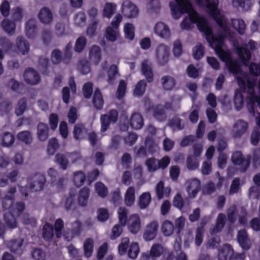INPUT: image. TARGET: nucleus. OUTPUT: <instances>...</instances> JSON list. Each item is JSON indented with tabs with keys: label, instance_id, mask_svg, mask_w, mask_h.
Returning <instances> with one entry per match:
<instances>
[{
	"label": "nucleus",
	"instance_id": "43",
	"mask_svg": "<svg viewBox=\"0 0 260 260\" xmlns=\"http://www.w3.org/2000/svg\"><path fill=\"white\" fill-rule=\"evenodd\" d=\"M116 5L111 3H106L104 7L103 16L104 17L110 18L115 13Z\"/></svg>",
	"mask_w": 260,
	"mask_h": 260
},
{
	"label": "nucleus",
	"instance_id": "54",
	"mask_svg": "<svg viewBox=\"0 0 260 260\" xmlns=\"http://www.w3.org/2000/svg\"><path fill=\"white\" fill-rule=\"evenodd\" d=\"M64 228V222L61 218L57 219L54 224V230L57 238H60L62 236V231Z\"/></svg>",
	"mask_w": 260,
	"mask_h": 260
},
{
	"label": "nucleus",
	"instance_id": "63",
	"mask_svg": "<svg viewBox=\"0 0 260 260\" xmlns=\"http://www.w3.org/2000/svg\"><path fill=\"white\" fill-rule=\"evenodd\" d=\"M215 53L225 65L232 59L230 52L224 51L223 48L215 51Z\"/></svg>",
	"mask_w": 260,
	"mask_h": 260
},
{
	"label": "nucleus",
	"instance_id": "15",
	"mask_svg": "<svg viewBox=\"0 0 260 260\" xmlns=\"http://www.w3.org/2000/svg\"><path fill=\"white\" fill-rule=\"evenodd\" d=\"M141 71L142 74L145 77L148 83H151L154 80V74L151 63L147 60H143L141 64Z\"/></svg>",
	"mask_w": 260,
	"mask_h": 260
},
{
	"label": "nucleus",
	"instance_id": "49",
	"mask_svg": "<svg viewBox=\"0 0 260 260\" xmlns=\"http://www.w3.org/2000/svg\"><path fill=\"white\" fill-rule=\"evenodd\" d=\"M87 44V40L86 38L83 36L79 37L76 41L74 50L77 53L82 52L85 49Z\"/></svg>",
	"mask_w": 260,
	"mask_h": 260
},
{
	"label": "nucleus",
	"instance_id": "50",
	"mask_svg": "<svg viewBox=\"0 0 260 260\" xmlns=\"http://www.w3.org/2000/svg\"><path fill=\"white\" fill-rule=\"evenodd\" d=\"M93 241L92 239L87 238L85 240L83 245L85 256L89 257L91 255L93 252Z\"/></svg>",
	"mask_w": 260,
	"mask_h": 260
},
{
	"label": "nucleus",
	"instance_id": "61",
	"mask_svg": "<svg viewBox=\"0 0 260 260\" xmlns=\"http://www.w3.org/2000/svg\"><path fill=\"white\" fill-rule=\"evenodd\" d=\"M118 74V67L115 64H112L108 72V82L110 84H113L116 76Z\"/></svg>",
	"mask_w": 260,
	"mask_h": 260
},
{
	"label": "nucleus",
	"instance_id": "4",
	"mask_svg": "<svg viewBox=\"0 0 260 260\" xmlns=\"http://www.w3.org/2000/svg\"><path fill=\"white\" fill-rule=\"evenodd\" d=\"M196 2L200 6H205L207 12L223 31L228 32L230 31L227 19L224 15H220L218 8V0H196Z\"/></svg>",
	"mask_w": 260,
	"mask_h": 260
},
{
	"label": "nucleus",
	"instance_id": "21",
	"mask_svg": "<svg viewBox=\"0 0 260 260\" xmlns=\"http://www.w3.org/2000/svg\"><path fill=\"white\" fill-rule=\"evenodd\" d=\"M72 228L70 230L71 235L70 237L67 236V233L64 235V240L70 242L76 236H79L82 228V223L78 220H76L72 223Z\"/></svg>",
	"mask_w": 260,
	"mask_h": 260
},
{
	"label": "nucleus",
	"instance_id": "16",
	"mask_svg": "<svg viewBox=\"0 0 260 260\" xmlns=\"http://www.w3.org/2000/svg\"><path fill=\"white\" fill-rule=\"evenodd\" d=\"M237 241L241 247L245 250H249L251 246L250 240L249 238L248 233L246 230H241L237 234Z\"/></svg>",
	"mask_w": 260,
	"mask_h": 260
},
{
	"label": "nucleus",
	"instance_id": "29",
	"mask_svg": "<svg viewBox=\"0 0 260 260\" xmlns=\"http://www.w3.org/2000/svg\"><path fill=\"white\" fill-rule=\"evenodd\" d=\"M92 103L96 110H101L103 107L104 101L99 88L95 89L94 91L92 98Z\"/></svg>",
	"mask_w": 260,
	"mask_h": 260
},
{
	"label": "nucleus",
	"instance_id": "37",
	"mask_svg": "<svg viewBox=\"0 0 260 260\" xmlns=\"http://www.w3.org/2000/svg\"><path fill=\"white\" fill-rule=\"evenodd\" d=\"M1 25L4 30L8 34L12 35L14 34L16 29L15 22L7 19H4L1 23Z\"/></svg>",
	"mask_w": 260,
	"mask_h": 260
},
{
	"label": "nucleus",
	"instance_id": "7",
	"mask_svg": "<svg viewBox=\"0 0 260 260\" xmlns=\"http://www.w3.org/2000/svg\"><path fill=\"white\" fill-rule=\"evenodd\" d=\"M118 117V112L115 109L110 110L108 114H102L100 117L101 131L106 132L109 128L111 123H115L117 121Z\"/></svg>",
	"mask_w": 260,
	"mask_h": 260
},
{
	"label": "nucleus",
	"instance_id": "14",
	"mask_svg": "<svg viewBox=\"0 0 260 260\" xmlns=\"http://www.w3.org/2000/svg\"><path fill=\"white\" fill-rule=\"evenodd\" d=\"M158 223L156 221L150 222L146 226L143 234L146 241H149L154 239L157 234Z\"/></svg>",
	"mask_w": 260,
	"mask_h": 260
},
{
	"label": "nucleus",
	"instance_id": "41",
	"mask_svg": "<svg viewBox=\"0 0 260 260\" xmlns=\"http://www.w3.org/2000/svg\"><path fill=\"white\" fill-rule=\"evenodd\" d=\"M234 103L235 109L240 110L244 105V97L242 92L237 90L235 91L234 97Z\"/></svg>",
	"mask_w": 260,
	"mask_h": 260
},
{
	"label": "nucleus",
	"instance_id": "38",
	"mask_svg": "<svg viewBox=\"0 0 260 260\" xmlns=\"http://www.w3.org/2000/svg\"><path fill=\"white\" fill-rule=\"evenodd\" d=\"M119 35V32L117 29L110 26L106 28L105 37L108 41L111 42L116 41Z\"/></svg>",
	"mask_w": 260,
	"mask_h": 260
},
{
	"label": "nucleus",
	"instance_id": "36",
	"mask_svg": "<svg viewBox=\"0 0 260 260\" xmlns=\"http://www.w3.org/2000/svg\"><path fill=\"white\" fill-rule=\"evenodd\" d=\"M163 88L166 90L172 89L176 85L175 79L170 76H164L161 79Z\"/></svg>",
	"mask_w": 260,
	"mask_h": 260
},
{
	"label": "nucleus",
	"instance_id": "8",
	"mask_svg": "<svg viewBox=\"0 0 260 260\" xmlns=\"http://www.w3.org/2000/svg\"><path fill=\"white\" fill-rule=\"evenodd\" d=\"M232 161L235 165H238L240 167V171L244 172L249 167L250 164V157L248 156L245 158L240 151H236L232 155Z\"/></svg>",
	"mask_w": 260,
	"mask_h": 260
},
{
	"label": "nucleus",
	"instance_id": "48",
	"mask_svg": "<svg viewBox=\"0 0 260 260\" xmlns=\"http://www.w3.org/2000/svg\"><path fill=\"white\" fill-rule=\"evenodd\" d=\"M153 115L159 121H164L167 118L164 108L160 107L159 106H157L154 108Z\"/></svg>",
	"mask_w": 260,
	"mask_h": 260
},
{
	"label": "nucleus",
	"instance_id": "5",
	"mask_svg": "<svg viewBox=\"0 0 260 260\" xmlns=\"http://www.w3.org/2000/svg\"><path fill=\"white\" fill-rule=\"evenodd\" d=\"M237 53L245 67H249L251 75L257 76L260 75V64L251 62L249 64V60L251 57V51L246 47H240L237 48Z\"/></svg>",
	"mask_w": 260,
	"mask_h": 260
},
{
	"label": "nucleus",
	"instance_id": "10",
	"mask_svg": "<svg viewBox=\"0 0 260 260\" xmlns=\"http://www.w3.org/2000/svg\"><path fill=\"white\" fill-rule=\"evenodd\" d=\"M121 12L125 17L133 18L136 17L139 13L137 6L129 1H124L122 5Z\"/></svg>",
	"mask_w": 260,
	"mask_h": 260
},
{
	"label": "nucleus",
	"instance_id": "23",
	"mask_svg": "<svg viewBox=\"0 0 260 260\" xmlns=\"http://www.w3.org/2000/svg\"><path fill=\"white\" fill-rule=\"evenodd\" d=\"M16 45L18 52L23 55L27 54L29 51V43L22 36L16 38Z\"/></svg>",
	"mask_w": 260,
	"mask_h": 260
},
{
	"label": "nucleus",
	"instance_id": "3",
	"mask_svg": "<svg viewBox=\"0 0 260 260\" xmlns=\"http://www.w3.org/2000/svg\"><path fill=\"white\" fill-rule=\"evenodd\" d=\"M176 3L171 2L169 6L171 10L172 15L174 19H178L181 14L187 13L189 18H185L183 19L180 24V27L182 29L190 30L192 29L191 23H193L190 19V12L192 9L196 11L192 6L191 3L189 0H175ZM196 24L197 23H194Z\"/></svg>",
	"mask_w": 260,
	"mask_h": 260
},
{
	"label": "nucleus",
	"instance_id": "17",
	"mask_svg": "<svg viewBox=\"0 0 260 260\" xmlns=\"http://www.w3.org/2000/svg\"><path fill=\"white\" fill-rule=\"evenodd\" d=\"M128 229L132 234H137L141 229V220L137 214H132L128 217Z\"/></svg>",
	"mask_w": 260,
	"mask_h": 260
},
{
	"label": "nucleus",
	"instance_id": "18",
	"mask_svg": "<svg viewBox=\"0 0 260 260\" xmlns=\"http://www.w3.org/2000/svg\"><path fill=\"white\" fill-rule=\"evenodd\" d=\"M154 31L160 38L168 39L171 36L168 26L162 22H157L154 27Z\"/></svg>",
	"mask_w": 260,
	"mask_h": 260
},
{
	"label": "nucleus",
	"instance_id": "28",
	"mask_svg": "<svg viewBox=\"0 0 260 260\" xmlns=\"http://www.w3.org/2000/svg\"><path fill=\"white\" fill-rule=\"evenodd\" d=\"M201 189V182L198 179H192L187 187V191L192 198L197 196Z\"/></svg>",
	"mask_w": 260,
	"mask_h": 260
},
{
	"label": "nucleus",
	"instance_id": "58",
	"mask_svg": "<svg viewBox=\"0 0 260 260\" xmlns=\"http://www.w3.org/2000/svg\"><path fill=\"white\" fill-rule=\"evenodd\" d=\"M192 53L196 60H200L204 56V48L201 44H198L192 48Z\"/></svg>",
	"mask_w": 260,
	"mask_h": 260
},
{
	"label": "nucleus",
	"instance_id": "26",
	"mask_svg": "<svg viewBox=\"0 0 260 260\" xmlns=\"http://www.w3.org/2000/svg\"><path fill=\"white\" fill-rule=\"evenodd\" d=\"M37 136L38 139L41 141H46L49 136L48 125L43 122H39L37 126Z\"/></svg>",
	"mask_w": 260,
	"mask_h": 260
},
{
	"label": "nucleus",
	"instance_id": "6",
	"mask_svg": "<svg viewBox=\"0 0 260 260\" xmlns=\"http://www.w3.org/2000/svg\"><path fill=\"white\" fill-rule=\"evenodd\" d=\"M218 260H244V252L235 253L232 246L229 244H225L219 250Z\"/></svg>",
	"mask_w": 260,
	"mask_h": 260
},
{
	"label": "nucleus",
	"instance_id": "55",
	"mask_svg": "<svg viewBox=\"0 0 260 260\" xmlns=\"http://www.w3.org/2000/svg\"><path fill=\"white\" fill-rule=\"evenodd\" d=\"M0 46L5 52H8L13 50L14 44L7 37H2L0 38Z\"/></svg>",
	"mask_w": 260,
	"mask_h": 260
},
{
	"label": "nucleus",
	"instance_id": "42",
	"mask_svg": "<svg viewBox=\"0 0 260 260\" xmlns=\"http://www.w3.org/2000/svg\"><path fill=\"white\" fill-rule=\"evenodd\" d=\"M168 125L173 130L181 131L184 128V124L182 123V119L178 117H172L169 121Z\"/></svg>",
	"mask_w": 260,
	"mask_h": 260
},
{
	"label": "nucleus",
	"instance_id": "34",
	"mask_svg": "<svg viewBox=\"0 0 260 260\" xmlns=\"http://www.w3.org/2000/svg\"><path fill=\"white\" fill-rule=\"evenodd\" d=\"M54 236V229L50 223H46L43 228V238L47 241H50Z\"/></svg>",
	"mask_w": 260,
	"mask_h": 260
},
{
	"label": "nucleus",
	"instance_id": "1",
	"mask_svg": "<svg viewBox=\"0 0 260 260\" xmlns=\"http://www.w3.org/2000/svg\"><path fill=\"white\" fill-rule=\"evenodd\" d=\"M16 191V187H11L8 191V194L5 196L2 201L3 208L9 209V211L4 215V220L6 225L12 229L17 227L16 217L21 215L25 208V204L23 202L14 203V194Z\"/></svg>",
	"mask_w": 260,
	"mask_h": 260
},
{
	"label": "nucleus",
	"instance_id": "62",
	"mask_svg": "<svg viewBox=\"0 0 260 260\" xmlns=\"http://www.w3.org/2000/svg\"><path fill=\"white\" fill-rule=\"evenodd\" d=\"M15 140L14 136L10 132H5L2 138L3 145L6 147H9L12 145Z\"/></svg>",
	"mask_w": 260,
	"mask_h": 260
},
{
	"label": "nucleus",
	"instance_id": "20",
	"mask_svg": "<svg viewBox=\"0 0 260 260\" xmlns=\"http://www.w3.org/2000/svg\"><path fill=\"white\" fill-rule=\"evenodd\" d=\"M128 123L132 128L140 129L144 125L143 117L141 114L134 113L132 115Z\"/></svg>",
	"mask_w": 260,
	"mask_h": 260
},
{
	"label": "nucleus",
	"instance_id": "30",
	"mask_svg": "<svg viewBox=\"0 0 260 260\" xmlns=\"http://www.w3.org/2000/svg\"><path fill=\"white\" fill-rule=\"evenodd\" d=\"M147 81L145 79L140 80L135 85L133 94L135 96H142L145 92L147 87Z\"/></svg>",
	"mask_w": 260,
	"mask_h": 260
},
{
	"label": "nucleus",
	"instance_id": "47",
	"mask_svg": "<svg viewBox=\"0 0 260 260\" xmlns=\"http://www.w3.org/2000/svg\"><path fill=\"white\" fill-rule=\"evenodd\" d=\"M17 139L19 141L26 144H30L32 141V138L30 132L28 131H23L17 134Z\"/></svg>",
	"mask_w": 260,
	"mask_h": 260
},
{
	"label": "nucleus",
	"instance_id": "45",
	"mask_svg": "<svg viewBox=\"0 0 260 260\" xmlns=\"http://www.w3.org/2000/svg\"><path fill=\"white\" fill-rule=\"evenodd\" d=\"M135 199V189L133 187H129L125 193L124 202L126 206H131L133 205Z\"/></svg>",
	"mask_w": 260,
	"mask_h": 260
},
{
	"label": "nucleus",
	"instance_id": "31",
	"mask_svg": "<svg viewBox=\"0 0 260 260\" xmlns=\"http://www.w3.org/2000/svg\"><path fill=\"white\" fill-rule=\"evenodd\" d=\"M89 57L95 64H98L101 59V50L99 46L93 45L89 50Z\"/></svg>",
	"mask_w": 260,
	"mask_h": 260
},
{
	"label": "nucleus",
	"instance_id": "35",
	"mask_svg": "<svg viewBox=\"0 0 260 260\" xmlns=\"http://www.w3.org/2000/svg\"><path fill=\"white\" fill-rule=\"evenodd\" d=\"M151 201V197L149 192L142 193L139 198V206L141 209H146Z\"/></svg>",
	"mask_w": 260,
	"mask_h": 260
},
{
	"label": "nucleus",
	"instance_id": "51",
	"mask_svg": "<svg viewBox=\"0 0 260 260\" xmlns=\"http://www.w3.org/2000/svg\"><path fill=\"white\" fill-rule=\"evenodd\" d=\"M232 3L235 7H241L244 10L250 9L252 5V0H232Z\"/></svg>",
	"mask_w": 260,
	"mask_h": 260
},
{
	"label": "nucleus",
	"instance_id": "59",
	"mask_svg": "<svg viewBox=\"0 0 260 260\" xmlns=\"http://www.w3.org/2000/svg\"><path fill=\"white\" fill-rule=\"evenodd\" d=\"M95 189L98 194L101 198H105L108 193L107 187L101 182H98L95 184Z\"/></svg>",
	"mask_w": 260,
	"mask_h": 260
},
{
	"label": "nucleus",
	"instance_id": "12",
	"mask_svg": "<svg viewBox=\"0 0 260 260\" xmlns=\"http://www.w3.org/2000/svg\"><path fill=\"white\" fill-rule=\"evenodd\" d=\"M156 55L158 64L160 66L166 65L169 58V48L164 44H159L156 50Z\"/></svg>",
	"mask_w": 260,
	"mask_h": 260
},
{
	"label": "nucleus",
	"instance_id": "44",
	"mask_svg": "<svg viewBox=\"0 0 260 260\" xmlns=\"http://www.w3.org/2000/svg\"><path fill=\"white\" fill-rule=\"evenodd\" d=\"M86 180L85 174L81 171L75 172L73 181L74 185L77 187H80L82 186Z\"/></svg>",
	"mask_w": 260,
	"mask_h": 260
},
{
	"label": "nucleus",
	"instance_id": "27",
	"mask_svg": "<svg viewBox=\"0 0 260 260\" xmlns=\"http://www.w3.org/2000/svg\"><path fill=\"white\" fill-rule=\"evenodd\" d=\"M37 26L34 19H29L25 24V33L28 38H34L37 34Z\"/></svg>",
	"mask_w": 260,
	"mask_h": 260
},
{
	"label": "nucleus",
	"instance_id": "19",
	"mask_svg": "<svg viewBox=\"0 0 260 260\" xmlns=\"http://www.w3.org/2000/svg\"><path fill=\"white\" fill-rule=\"evenodd\" d=\"M248 123L242 119L238 120L234 124L235 131L233 136L235 138H240L244 135L248 129Z\"/></svg>",
	"mask_w": 260,
	"mask_h": 260
},
{
	"label": "nucleus",
	"instance_id": "46",
	"mask_svg": "<svg viewBox=\"0 0 260 260\" xmlns=\"http://www.w3.org/2000/svg\"><path fill=\"white\" fill-rule=\"evenodd\" d=\"M39 69L43 75H46L48 74V69L50 60L44 57H40L38 59Z\"/></svg>",
	"mask_w": 260,
	"mask_h": 260
},
{
	"label": "nucleus",
	"instance_id": "33",
	"mask_svg": "<svg viewBox=\"0 0 260 260\" xmlns=\"http://www.w3.org/2000/svg\"><path fill=\"white\" fill-rule=\"evenodd\" d=\"M161 229L164 235L166 237L172 235L175 231L174 224L168 220H166L162 223Z\"/></svg>",
	"mask_w": 260,
	"mask_h": 260
},
{
	"label": "nucleus",
	"instance_id": "53",
	"mask_svg": "<svg viewBox=\"0 0 260 260\" xmlns=\"http://www.w3.org/2000/svg\"><path fill=\"white\" fill-rule=\"evenodd\" d=\"M27 107L26 100L25 98L20 99L15 108V113L17 116L22 115L25 111Z\"/></svg>",
	"mask_w": 260,
	"mask_h": 260
},
{
	"label": "nucleus",
	"instance_id": "60",
	"mask_svg": "<svg viewBox=\"0 0 260 260\" xmlns=\"http://www.w3.org/2000/svg\"><path fill=\"white\" fill-rule=\"evenodd\" d=\"M158 161L155 157L148 158L145 161V165L149 172H154L158 170Z\"/></svg>",
	"mask_w": 260,
	"mask_h": 260
},
{
	"label": "nucleus",
	"instance_id": "32",
	"mask_svg": "<svg viewBox=\"0 0 260 260\" xmlns=\"http://www.w3.org/2000/svg\"><path fill=\"white\" fill-rule=\"evenodd\" d=\"M90 190L87 187L81 188L79 192L78 203L81 206H85L87 203L89 196Z\"/></svg>",
	"mask_w": 260,
	"mask_h": 260
},
{
	"label": "nucleus",
	"instance_id": "9",
	"mask_svg": "<svg viewBox=\"0 0 260 260\" xmlns=\"http://www.w3.org/2000/svg\"><path fill=\"white\" fill-rule=\"evenodd\" d=\"M29 189L31 191L42 190L46 182L45 176L40 173L35 174L31 178H28Z\"/></svg>",
	"mask_w": 260,
	"mask_h": 260
},
{
	"label": "nucleus",
	"instance_id": "52",
	"mask_svg": "<svg viewBox=\"0 0 260 260\" xmlns=\"http://www.w3.org/2000/svg\"><path fill=\"white\" fill-rule=\"evenodd\" d=\"M23 240H11L9 244V246L11 252L18 254L21 251V248L22 245Z\"/></svg>",
	"mask_w": 260,
	"mask_h": 260
},
{
	"label": "nucleus",
	"instance_id": "2",
	"mask_svg": "<svg viewBox=\"0 0 260 260\" xmlns=\"http://www.w3.org/2000/svg\"><path fill=\"white\" fill-rule=\"evenodd\" d=\"M189 15L191 21L193 23H197L198 28L205 34L206 39L210 46L214 48L215 52L222 49L224 36L222 34H218L214 36L207 19L204 16L200 15L196 11L192 9Z\"/></svg>",
	"mask_w": 260,
	"mask_h": 260
},
{
	"label": "nucleus",
	"instance_id": "57",
	"mask_svg": "<svg viewBox=\"0 0 260 260\" xmlns=\"http://www.w3.org/2000/svg\"><path fill=\"white\" fill-rule=\"evenodd\" d=\"M55 161L60 165L62 170H66L68 168L69 161L66 156L61 153H57L55 155Z\"/></svg>",
	"mask_w": 260,
	"mask_h": 260
},
{
	"label": "nucleus",
	"instance_id": "13",
	"mask_svg": "<svg viewBox=\"0 0 260 260\" xmlns=\"http://www.w3.org/2000/svg\"><path fill=\"white\" fill-rule=\"evenodd\" d=\"M25 82L29 85H36L40 82V76L38 73L32 68L25 70L23 74Z\"/></svg>",
	"mask_w": 260,
	"mask_h": 260
},
{
	"label": "nucleus",
	"instance_id": "56",
	"mask_svg": "<svg viewBox=\"0 0 260 260\" xmlns=\"http://www.w3.org/2000/svg\"><path fill=\"white\" fill-rule=\"evenodd\" d=\"M119 222L121 225H125L128 222L127 210L125 207H121L118 210Z\"/></svg>",
	"mask_w": 260,
	"mask_h": 260
},
{
	"label": "nucleus",
	"instance_id": "24",
	"mask_svg": "<svg viewBox=\"0 0 260 260\" xmlns=\"http://www.w3.org/2000/svg\"><path fill=\"white\" fill-rule=\"evenodd\" d=\"M87 129L83 123H77L74 126L73 137L76 140L83 139L87 133Z\"/></svg>",
	"mask_w": 260,
	"mask_h": 260
},
{
	"label": "nucleus",
	"instance_id": "22",
	"mask_svg": "<svg viewBox=\"0 0 260 260\" xmlns=\"http://www.w3.org/2000/svg\"><path fill=\"white\" fill-rule=\"evenodd\" d=\"M38 18L42 23L46 24L51 23L53 19L52 12L47 7H43L40 10Z\"/></svg>",
	"mask_w": 260,
	"mask_h": 260
},
{
	"label": "nucleus",
	"instance_id": "40",
	"mask_svg": "<svg viewBox=\"0 0 260 260\" xmlns=\"http://www.w3.org/2000/svg\"><path fill=\"white\" fill-rule=\"evenodd\" d=\"M232 27L240 35L245 32L246 25L244 20L241 19H232L231 21Z\"/></svg>",
	"mask_w": 260,
	"mask_h": 260
},
{
	"label": "nucleus",
	"instance_id": "39",
	"mask_svg": "<svg viewBox=\"0 0 260 260\" xmlns=\"http://www.w3.org/2000/svg\"><path fill=\"white\" fill-rule=\"evenodd\" d=\"M229 71L234 75L240 74L242 73V69L239 61L232 59L226 64Z\"/></svg>",
	"mask_w": 260,
	"mask_h": 260
},
{
	"label": "nucleus",
	"instance_id": "11",
	"mask_svg": "<svg viewBox=\"0 0 260 260\" xmlns=\"http://www.w3.org/2000/svg\"><path fill=\"white\" fill-rule=\"evenodd\" d=\"M247 92L250 94V96L246 99L247 107L249 113L254 116L255 114V104L256 103L260 109V94L257 95L255 94L254 89H248Z\"/></svg>",
	"mask_w": 260,
	"mask_h": 260
},
{
	"label": "nucleus",
	"instance_id": "64",
	"mask_svg": "<svg viewBox=\"0 0 260 260\" xmlns=\"http://www.w3.org/2000/svg\"><path fill=\"white\" fill-rule=\"evenodd\" d=\"M86 16L84 12H80L76 14L74 17V23L78 27H82L85 24Z\"/></svg>",
	"mask_w": 260,
	"mask_h": 260
},
{
	"label": "nucleus",
	"instance_id": "25",
	"mask_svg": "<svg viewBox=\"0 0 260 260\" xmlns=\"http://www.w3.org/2000/svg\"><path fill=\"white\" fill-rule=\"evenodd\" d=\"M226 216L224 213H220L218 214L215 226L211 229L210 233L211 234H216L220 232L225 224Z\"/></svg>",
	"mask_w": 260,
	"mask_h": 260
}]
</instances>
